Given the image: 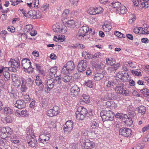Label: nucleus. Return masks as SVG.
I'll list each match as a JSON object with an SVG mask.
<instances>
[{
    "label": "nucleus",
    "mask_w": 149,
    "mask_h": 149,
    "mask_svg": "<svg viewBox=\"0 0 149 149\" xmlns=\"http://www.w3.org/2000/svg\"><path fill=\"white\" fill-rule=\"evenodd\" d=\"M74 68V66H64L61 71L62 74L60 77L61 78V80L62 79L64 82L65 83L72 82L73 80L72 76L66 75V74L71 72Z\"/></svg>",
    "instance_id": "nucleus-1"
},
{
    "label": "nucleus",
    "mask_w": 149,
    "mask_h": 149,
    "mask_svg": "<svg viewBox=\"0 0 149 149\" xmlns=\"http://www.w3.org/2000/svg\"><path fill=\"white\" fill-rule=\"evenodd\" d=\"M47 115L50 117H53L55 116L53 111L52 109H50L47 111Z\"/></svg>",
    "instance_id": "nucleus-58"
},
{
    "label": "nucleus",
    "mask_w": 149,
    "mask_h": 149,
    "mask_svg": "<svg viewBox=\"0 0 149 149\" xmlns=\"http://www.w3.org/2000/svg\"><path fill=\"white\" fill-rule=\"evenodd\" d=\"M143 148V147L142 144L138 143L136 145L135 148H133L132 149H142Z\"/></svg>",
    "instance_id": "nucleus-62"
},
{
    "label": "nucleus",
    "mask_w": 149,
    "mask_h": 149,
    "mask_svg": "<svg viewBox=\"0 0 149 149\" xmlns=\"http://www.w3.org/2000/svg\"><path fill=\"white\" fill-rule=\"evenodd\" d=\"M49 6L48 4H47L45 5H43L41 7V9L42 11H46L48 9Z\"/></svg>",
    "instance_id": "nucleus-64"
},
{
    "label": "nucleus",
    "mask_w": 149,
    "mask_h": 149,
    "mask_svg": "<svg viewBox=\"0 0 149 149\" xmlns=\"http://www.w3.org/2000/svg\"><path fill=\"white\" fill-rule=\"evenodd\" d=\"M6 71H9L10 72H16V68L13 67L12 66L10 67L9 68L6 67Z\"/></svg>",
    "instance_id": "nucleus-55"
},
{
    "label": "nucleus",
    "mask_w": 149,
    "mask_h": 149,
    "mask_svg": "<svg viewBox=\"0 0 149 149\" xmlns=\"http://www.w3.org/2000/svg\"><path fill=\"white\" fill-rule=\"evenodd\" d=\"M19 111H21L20 113H19V116H26L28 115V113L26 109L25 110L23 109L22 111L19 110Z\"/></svg>",
    "instance_id": "nucleus-43"
},
{
    "label": "nucleus",
    "mask_w": 149,
    "mask_h": 149,
    "mask_svg": "<svg viewBox=\"0 0 149 149\" xmlns=\"http://www.w3.org/2000/svg\"><path fill=\"white\" fill-rule=\"evenodd\" d=\"M129 77V75L128 72L123 73V79H122V80L125 81H128L129 79L128 78Z\"/></svg>",
    "instance_id": "nucleus-36"
},
{
    "label": "nucleus",
    "mask_w": 149,
    "mask_h": 149,
    "mask_svg": "<svg viewBox=\"0 0 149 149\" xmlns=\"http://www.w3.org/2000/svg\"><path fill=\"white\" fill-rule=\"evenodd\" d=\"M148 1L142 2L141 3V5L140 6L143 8H148L149 7V4L147 2Z\"/></svg>",
    "instance_id": "nucleus-44"
},
{
    "label": "nucleus",
    "mask_w": 149,
    "mask_h": 149,
    "mask_svg": "<svg viewBox=\"0 0 149 149\" xmlns=\"http://www.w3.org/2000/svg\"><path fill=\"white\" fill-rule=\"evenodd\" d=\"M23 68L24 72L29 73H32L33 70V68L32 66H29V67L26 68L23 67Z\"/></svg>",
    "instance_id": "nucleus-35"
},
{
    "label": "nucleus",
    "mask_w": 149,
    "mask_h": 149,
    "mask_svg": "<svg viewBox=\"0 0 149 149\" xmlns=\"http://www.w3.org/2000/svg\"><path fill=\"white\" fill-rule=\"evenodd\" d=\"M50 135L49 134H42L40 135L38 139L46 140H49V139Z\"/></svg>",
    "instance_id": "nucleus-33"
},
{
    "label": "nucleus",
    "mask_w": 149,
    "mask_h": 149,
    "mask_svg": "<svg viewBox=\"0 0 149 149\" xmlns=\"http://www.w3.org/2000/svg\"><path fill=\"white\" fill-rule=\"evenodd\" d=\"M26 139L29 146L32 148L36 147L37 142L35 136L31 137L26 138Z\"/></svg>",
    "instance_id": "nucleus-11"
},
{
    "label": "nucleus",
    "mask_w": 149,
    "mask_h": 149,
    "mask_svg": "<svg viewBox=\"0 0 149 149\" xmlns=\"http://www.w3.org/2000/svg\"><path fill=\"white\" fill-rule=\"evenodd\" d=\"M4 113L6 114H10L12 113V111L10 107H6L4 108Z\"/></svg>",
    "instance_id": "nucleus-47"
},
{
    "label": "nucleus",
    "mask_w": 149,
    "mask_h": 149,
    "mask_svg": "<svg viewBox=\"0 0 149 149\" xmlns=\"http://www.w3.org/2000/svg\"><path fill=\"white\" fill-rule=\"evenodd\" d=\"M3 74L4 77V80L5 81H7L10 79V73L8 72L7 71H5L3 72Z\"/></svg>",
    "instance_id": "nucleus-30"
},
{
    "label": "nucleus",
    "mask_w": 149,
    "mask_h": 149,
    "mask_svg": "<svg viewBox=\"0 0 149 149\" xmlns=\"http://www.w3.org/2000/svg\"><path fill=\"white\" fill-rule=\"evenodd\" d=\"M70 16V10L68 9H65L62 14V16L65 19H67Z\"/></svg>",
    "instance_id": "nucleus-29"
},
{
    "label": "nucleus",
    "mask_w": 149,
    "mask_h": 149,
    "mask_svg": "<svg viewBox=\"0 0 149 149\" xmlns=\"http://www.w3.org/2000/svg\"><path fill=\"white\" fill-rule=\"evenodd\" d=\"M119 133L120 134L127 138L130 137L132 134V132L130 129L125 127L120 129Z\"/></svg>",
    "instance_id": "nucleus-6"
},
{
    "label": "nucleus",
    "mask_w": 149,
    "mask_h": 149,
    "mask_svg": "<svg viewBox=\"0 0 149 149\" xmlns=\"http://www.w3.org/2000/svg\"><path fill=\"white\" fill-rule=\"evenodd\" d=\"M74 22L73 20H68L65 23L66 26L70 27H71L72 26L74 25Z\"/></svg>",
    "instance_id": "nucleus-39"
},
{
    "label": "nucleus",
    "mask_w": 149,
    "mask_h": 149,
    "mask_svg": "<svg viewBox=\"0 0 149 149\" xmlns=\"http://www.w3.org/2000/svg\"><path fill=\"white\" fill-rule=\"evenodd\" d=\"M21 35V38L22 41L24 42L26 40L27 38V37L25 33H19V35Z\"/></svg>",
    "instance_id": "nucleus-54"
},
{
    "label": "nucleus",
    "mask_w": 149,
    "mask_h": 149,
    "mask_svg": "<svg viewBox=\"0 0 149 149\" xmlns=\"http://www.w3.org/2000/svg\"><path fill=\"white\" fill-rule=\"evenodd\" d=\"M102 8L100 6H98L95 8V13L96 14H98L102 13Z\"/></svg>",
    "instance_id": "nucleus-49"
},
{
    "label": "nucleus",
    "mask_w": 149,
    "mask_h": 149,
    "mask_svg": "<svg viewBox=\"0 0 149 149\" xmlns=\"http://www.w3.org/2000/svg\"><path fill=\"white\" fill-rule=\"evenodd\" d=\"M7 30L8 31L10 32L11 33H14L15 31V27L13 26H11L8 27Z\"/></svg>",
    "instance_id": "nucleus-57"
},
{
    "label": "nucleus",
    "mask_w": 149,
    "mask_h": 149,
    "mask_svg": "<svg viewBox=\"0 0 149 149\" xmlns=\"http://www.w3.org/2000/svg\"><path fill=\"white\" fill-rule=\"evenodd\" d=\"M21 30L23 31L24 33L29 32L30 31L33 29L32 25L31 24L26 25L23 28V30L22 29V26H20Z\"/></svg>",
    "instance_id": "nucleus-19"
},
{
    "label": "nucleus",
    "mask_w": 149,
    "mask_h": 149,
    "mask_svg": "<svg viewBox=\"0 0 149 149\" xmlns=\"http://www.w3.org/2000/svg\"><path fill=\"white\" fill-rule=\"evenodd\" d=\"M24 100H22L23 102L27 103L29 102L30 100V98L28 95H24Z\"/></svg>",
    "instance_id": "nucleus-48"
},
{
    "label": "nucleus",
    "mask_w": 149,
    "mask_h": 149,
    "mask_svg": "<svg viewBox=\"0 0 149 149\" xmlns=\"http://www.w3.org/2000/svg\"><path fill=\"white\" fill-rule=\"evenodd\" d=\"M125 123L129 126H131L133 123V122L131 118L130 117L127 118L126 120L125 121Z\"/></svg>",
    "instance_id": "nucleus-38"
},
{
    "label": "nucleus",
    "mask_w": 149,
    "mask_h": 149,
    "mask_svg": "<svg viewBox=\"0 0 149 149\" xmlns=\"http://www.w3.org/2000/svg\"><path fill=\"white\" fill-rule=\"evenodd\" d=\"M41 13L39 11L31 10L27 13V16L29 18L33 19L38 18L41 17Z\"/></svg>",
    "instance_id": "nucleus-9"
},
{
    "label": "nucleus",
    "mask_w": 149,
    "mask_h": 149,
    "mask_svg": "<svg viewBox=\"0 0 149 149\" xmlns=\"http://www.w3.org/2000/svg\"><path fill=\"white\" fill-rule=\"evenodd\" d=\"M114 34L116 36L120 38H124L125 37L123 34L118 31H115L114 32Z\"/></svg>",
    "instance_id": "nucleus-50"
},
{
    "label": "nucleus",
    "mask_w": 149,
    "mask_h": 149,
    "mask_svg": "<svg viewBox=\"0 0 149 149\" xmlns=\"http://www.w3.org/2000/svg\"><path fill=\"white\" fill-rule=\"evenodd\" d=\"M80 75L79 73H76L74 74L73 77L75 79H78L80 78Z\"/></svg>",
    "instance_id": "nucleus-61"
},
{
    "label": "nucleus",
    "mask_w": 149,
    "mask_h": 149,
    "mask_svg": "<svg viewBox=\"0 0 149 149\" xmlns=\"http://www.w3.org/2000/svg\"><path fill=\"white\" fill-rule=\"evenodd\" d=\"M1 132L0 136L5 138L9 136L12 133L11 129L8 127H2L1 129Z\"/></svg>",
    "instance_id": "nucleus-7"
},
{
    "label": "nucleus",
    "mask_w": 149,
    "mask_h": 149,
    "mask_svg": "<svg viewBox=\"0 0 149 149\" xmlns=\"http://www.w3.org/2000/svg\"><path fill=\"white\" fill-rule=\"evenodd\" d=\"M36 78L35 82L36 85L39 86V90L41 91L42 90L44 87V86L42 84V81L38 77H36Z\"/></svg>",
    "instance_id": "nucleus-20"
},
{
    "label": "nucleus",
    "mask_w": 149,
    "mask_h": 149,
    "mask_svg": "<svg viewBox=\"0 0 149 149\" xmlns=\"http://www.w3.org/2000/svg\"><path fill=\"white\" fill-rule=\"evenodd\" d=\"M104 77V75L103 74L97 73L95 74L94 79L96 81H99L102 79Z\"/></svg>",
    "instance_id": "nucleus-26"
},
{
    "label": "nucleus",
    "mask_w": 149,
    "mask_h": 149,
    "mask_svg": "<svg viewBox=\"0 0 149 149\" xmlns=\"http://www.w3.org/2000/svg\"><path fill=\"white\" fill-rule=\"evenodd\" d=\"M99 122L95 120L92 121L90 123V131L91 133H94L96 135L100 132Z\"/></svg>",
    "instance_id": "nucleus-5"
},
{
    "label": "nucleus",
    "mask_w": 149,
    "mask_h": 149,
    "mask_svg": "<svg viewBox=\"0 0 149 149\" xmlns=\"http://www.w3.org/2000/svg\"><path fill=\"white\" fill-rule=\"evenodd\" d=\"M77 69L79 72H83L86 70V67L84 66H77Z\"/></svg>",
    "instance_id": "nucleus-51"
},
{
    "label": "nucleus",
    "mask_w": 149,
    "mask_h": 149,
    "mask_svg": "<svg viewBox=\"0 0 149 149\" xmlns=\"http://www.w3.org/2000/svg\"><path fill=\"white\" fill-rule=\"evenodd\" d=\"M6 85L5 84V83L4 81H3L2 80H0V87L3 88H5Z\"/></svg>",
    "instance_id": "nucleus-60"
},
{
    "label": "nucleus",
    "mask_w": 149,
    "mask_h": 149,
    "mask_svg": "<svg viewBox=\"0 0 149 149\" xmlns=\"http://www.w3.org/2000/svg\"><path fill=\"white\" fill-rule=\"evenodd\" d=\"M95 147L94 143L88 139L84 140L82 144V148L83 149H91Z\"/></svg>",
    "instance_id": "nucleus-8"
},
{
    "label": "nucleus",
    "mask_w": 149,
    "mask_h": 149,
    "mask_svg": "<svg viewBox=\"0 0 149 149\" xmlns=\"http://www.w3.org/2000/svg\"><path fill=\"white\" fill-rule=\"evenodd\" d=\"M55 116L58 115L60 112V110L58 106H54L52 109Z\"/></svg>",
    "instance_id": "nucleus-34"
},
{
    "label": "nucleus",
    "mask_w": 149,
    "mask_h": 149,
    "mask_svg": "<svg viewBox=\"0 0 149 149\" xmlns=\"http://www.w3.org/2000/svg\"><path fill=\"white\" fill-rule=\"evenodd\" d=\"M73 123L71 120L67 121L64 125L63 130L64 132H69L72 130L73 127H72Z\"/></svg>",
    "instance_id": "nucleus-13"
},
{
    "label": "nucleus",
    "mask_w": 149,
    "mask_h": 149,
    "mask_svg": "<svg viewBox=\"0 0 149 149\" xmlns=\"http://www.w3.org/2000/svg\"><path fill=\"white\" fill-rule=\"evenodd\" d=\"M107 64V65H115V60L111 58L106 59Z\"/></svg>",
    "instance_id": "nucleus-27"
},
{
    "label": "nucleus",
    "mask_w": 149,
    "mask_h": 149,
    "mask_svg": "<svg viewBox=\"0 0 149 149\" xmlns=\"http://www.w3.org/2000/svg\"><path fill=\"white\" fill-rule=\"evenodd\" d=\"M87 12L90 15H95L96 14L95 13V8L91 7L88 9L87 10Z\"/></svg>",
    "instance_id": "nucleus-45"
},
{
    "label": "nucleus",
    "mask_w": 149,
    "mask_h": 149,
    "mask_svg": "<svg viewBox=\"0 0 149 149\" xmlns=\"http://www.w3.org/2000/svg\"><path fill=\"white\" fill-rule=\"evenodd\" d=\"M53 31L54 32L58 33L62 32L63 29L62 28H60V26L58 25H54L53 26Z\"/></svg>",
    "instance_id": "nucleus-22"
},
{
    "label": "nucleus",
    "mask_w": 149,
    "mask_h": 149,
    "mask_svg": "<svg viewBox=\"0 0 149 149\" xmlns=\"http://www.w3.org/2000/svg\"><path fill=\"white\" fill-rule=\"evenodd\" d=\"M19 10H20V13L19 14L21 16H23V17H26L27 14H26V12L25 10L23 9H19Z\"/></svg>",
    "instance_id": "nucleus-59"
},
{
    "label": "nucleus",
    "mask_w": 149,
    "mask_h": 149,
    "mask_svg": "<svg viewBox=\"0 0 149 149\" xmlns=\"http://www.w3.org/2000/svg\"><path fill=\"white\" fill-rule=\"evenodd\" d=\"M36 68L37 69V71H38L39 73L42 74V75H45V71L42 68L41 66H36Z\"/></svg>",
    "instance_id": "nucleus-37"
},
{
    "label": "nucleus",
    "mask_w": 149,
    "mask_h": 149,
    "mask_svg": "<svg viewBox=\"0 0 149 149\" xmlns=\"http://www.w3.org/2000/svg\"><path fill=\"white\" fill-rule=\"evenodd\" d=\"M87 112V110L84 107H78L75 113L76 119L78 120H83Z\"/></svg>",
    "instance_id": "nucleus-4"
},
{
    "label": "nucleus",
    "mask_w": 149,
    "mask_h": 149,
    "mask_svg": "<svg viewBox=\"0 0 149 149\" xmlns=\"http://www.w3.org/2000/svg\"><path fill=\"white\" fill-rule=\"evenodd\" d=\"M12 94L13 95V98L15 99L19 98V92H18V90L17 89H16V90H14V92Z\"/></svg>",
    "instance_id": "nucleus-53"
},
{
    "label": "nucleus",
    "mask_w": 149,
    "mask_h": 149,
    "mask_svg": "<svg viewBox=\"0 0 149 149\" xmlns=\"http://www.w3.org/2000/svg\"><path fill=\"white\" fill-rule=\"evenodd\" d=\"M80 28L82 30V31H83L84 33H86V34L89 31V27L86 26H83L81 27Z\"/></svg>",
    "instance_id": "nucleus-52"
},
{
    "label": "nucleus",
    "mask_w": 149,
    "mask_h": 149,
    "mask_svg": "<svg viewBox=\"0 0 149 149\" xmlns=\"http://www.w3.org/2000/svg\"><path fill=\"white\" fill-rule=\"evenodd\" d=\"M57 82L59 84L61 83V78L58 76L56 77L55 79L53 81L51 79L48 80L46 86L47 93H48L53 88L55 84Z\"/></svg>",
    "instance_id": "nucleus-3"
},
{
    "label": "nucleus",
    "mask_w": 149,
    "mask_h": 149,
    "mask_svg": "<svg viewBox=\"0 0 149 149\" xmlns=\"http://www.w3.org/2000/svg\"><path fill=\"white\" fill-rule=\"evenodd\" d=\"M57 68L56 66H54L49 70L48 73L47 75L48 78L52 79L55 77V75L57 71Z\"/></svg>",
    "instance_id": "nucleus-10"
},
{
    "label": "nucleus",
    "mask_w": 149,
    "mask_h": 149,
    "mask_svg": "<svg viewBox=\"0 0 149 149\" xmlns=\"http://www.w3.org/2000/svg\"><path fill=\"white\" fill-rule=\"evenodd\" d=\"M3 139L0 140V144L2 146L4 147L5 148H8L7 147L9 145L10 142L8 140L6 137H2Z\"/></svg>",
    "instance_id": "nucleus-15"
},
{
    "label": "nucleus",
    "mask_w": 149,
    "mask_h": 149,
    "mask_svg": "<svg viewBox=\"0 0 149 149\" xmlns=\"http://www.w3.org/2000/svg\"><path fill=\"white\" fill-rule=\"evenodd\" d=\"M84 85L88 87L91 88L93 87V84L91 80H88L85 81Z\"/></svg>",
    "instance_id": "nucleus-40"
},
{
    "label": "nucleus",
    "mask_w": 149,
    "mask_h": 149,
    "mask_svg": "<svg viewBox=\"0 0 149 149\" xmlns=\"http://www.w3.org/2000/svg\"><path fill=\"white\" fill-rule=\"evenodd\" d=\"M89 96L87 94H83L81 97L82 99V102H83L86 103H89L90 102Z\"/></svg>",
    "instance_id": "nucleus-25"
},
{
    "label": "nucleus",
    "mask_w": 149,
    "mask_h": 149,
    "mask_svg": "<svg viewBox=\"0 0 149 149\" xmlns=\"http://www.w3.org/2000/svg\"><path fill=\"white\" fill-rule=\"evenodd\" d=\"M33 132V128L31 127H28L26 129V138H30L33 136L34 135Z\"/></svg>",
    "instance_id": "nucleus-18"
},
{
    "label": "nucleus",
    "mask_w": 149,
    "mask_h": 149,
    "mask_svg": "<svg viewBox=\"0 0 149 149\" xmlns=\"http://www.w3.org/2000/svg\"><path fill=\"white\" fill-rule=\"evenodd\" d=\"M86 34V33H84L83 31H82V30L80 28L77 35L76 37L78 39L80 40L83 38Z\"/></svg>",
    "instance_id": "nucleus-24"
},
{
    "label": "nucleus",
    "mask_w": 149,
    "mask_h": 149,
    "mask_svg": "<svg viewBox=\"0 0 149 149\" xmlns=\"http://www.w3.org/2000/svg\"><path fill=\"white\" fill-rule=\"evenodd\" d=\"M124 84L122 83L118 84L116 87L115 88V90L117 93L121 94V93H123V92L124 89Z\"/></svg>",
    "instance_id": "nucleus-16"
},
{
    "label": "nucleus",
    "mask_w": 149,
    "mask_h": 149,
    "mask_svg": "<svg viewBox=\"0 0 149 149\" xmlns=\"http://www.w3.org/2000/svg\"><path fill=\"white\" fill-rule=\"evenodd\" d=\"M14 101L13 104H14V109L15 111V114L17 116H19V111L18 109H16L15 108L19 109V100H17L15 101V102Z\"/></svg>",
    "instance_id": "nucleus-23"
},
{
    "label": "nucleus",
    "mask_w": 149,
    "mask_h": 149,
    "mask_svg": "<svg viewBox=\"0 0 149 149\" xmlns=\"http://www.w3.org/2000/svg\"><path fill=\"white\" fill-rule=\"evenodd\" d=\"M19 64L18 61L14 59L11 58L8 62V65H16Z\"/></svg>",
    "instance_id": "nucleus-41"
},
{
    "label": "nucleus",
    "mask_w": 149,
    "mask_h": 149,
    "mask_svg": "<svg viewBox=\"0 0 149 149\" xmlns=\"http://www.w3.org/2000/svg\"><path fill=\"white\" fill-rule=\"evenodd\" d=\"M138 110L139 113L142 115H144L146 112V107L143 106H141L138 107Z\"/></svg>",
    "instance_id": "nucleus-32"
},
{
    "label": "nucleus",
    "mask_w": 149,
    "mask_h": 149,
    "mask_svg": "<svg viewBox=\"0 0 149 149\" xmlns=\"http://www.w3.org/2000/svg\"><path fill=\"white\" fill-rule=\"evenodd\" d=\"M116 66H111L107 68V70L110 72H112L115 71L118 68L116 67H115Z\"/></svg>",
    "instance_id": "nucleus-46"
},
{
    "label": "nucleus",
    "mask_w": 149,
    "mask_h": 149,
    "mask_svg": "<svg viewBox=\"0 0 149 149\" xmlns=\"http://www.w3.org/2000/svg\"><path fill=\"white\" fill-rule=\"evenodd\" d=\"M31 62L29 59L27 58L23 59L22 61L21 65H31Z\"/></svg>",
    "instance_id": "nucleus-31"
},
{
    "label": "nucleus",
    "mask_w": 149,
    "mask_h": 149,
    "mask_svg": "<svg viewBox=\"0 0 149 149\" xmlns=\"http://www.w3.org/2000/svg\"><path fill=\"white\" fill-rule=\"evenodd\" d=\"M72 14L75 17L77 16L80 13L79 10V9H77L73 10L72 12Z\"/></svg>",
    "instance_id": "nucleus-56"
},
{
    "label": "nucleus",
    "mask_w": 149,
    "mask_h": 149,
    "mask_svg": "<svg viewBox=\"0 0 149 149\" xmlns=\"http://www.w3.org/2000/svg\"><path fill=\"white\" fill-rule=\"evenodd\" d=\"M109 4L110 6L112 7L113 8H116L117 11H119V8L121 6V3L119 2H110Z\"/></svg>",
    "instance_id": "nucleus-17"
},
{
    "label": "nucleus",
    "mask_w": 149,
    "mask_h": 149,
    "mask_svg": "<svg viewBox=\"0 0 149 149\" xmlns=\"http://www.w3.org/2000/svg\"><path fill=\"white\" fill-rule=\"evenodd\" d=\"M82 55V56L86 59H89L93 58V55L88 52L86 51L83 52Z\"/></svg>",
    "instance_id": "nucleus-21"
},
{
    "label": "nucleus",
    "mask_w": 149,
    "mask_h": 149,
    "mask_svg": "<svg viewBox=\"0 0 149 149\" xmlns=\"http://www.w3.org/2000/svg\"><path fill=\"white\" fill-rule=\"evenodd\" d=\"M102 120L104 121H107V124H109V127L113 125L112 121L114 119L115 114L111 110L107 111L102 110L100 113Z\"/></svg>",
    "instance_id": "nucleus-2"
},
{
    "label": "nucleus",
    "mask_w": 149,
    "mask_h": 149,
    "mask_svg": "<svg viewBox=\"0 0 149 149\" xmlns=\"http://www.w3.org/2000/svg\"><path fill=\"white\" fill-rule=\"evenodd\" d=\"M13 118L10 116H7L4 118L5 120L7 123H11L13 121Z\"/></svg>",
    "instance_id": "nucleus-42"
},
{
    "label": "nucleus",
    "mask_w": 149,
    "mask_h": 149,
    "mask_svg": "<svg viewBox=\"0 0 149 149\" xmlns=\"http://www.w3.org/2000/svg\"><path fill=\"white\" fill-rule=\"evenodd\" d=\"M12 80L13 82V85L16 88L18 89L19 87V76L17 74H11Z\"/></svg>",
    "instance_id": "nucleus-14"
},
{
    "label": "nucleus",
    "mask_w": 149,
    "mask_h": 149,
    "mask_svg": "<svg viewBox=\"0 0 149 149\" xmlns=\"http://www.w3.org/2000/svg\"><path fill=\"white\" fill-rule=\"evenodd\" d=\"M132 73L133 74H135V75L136 76H141V72H139L136 70H132L131 71Z\"/></svg>",
    "instance_id": "nucleus-63"
},
{
    "label": "nucleus",
    "mask_w": 149,
    "mask_h": 149,
    "mask_svg": "<svg viewBox=\"0 0 149 149\" xmlns=\"http://www.w3.org/2000/svg\"><path fill=\"white\" fill-rule=\"evenodd\" d=\"M79 92V88L77 85H74L70 89L71 95L73 97L78 96Z\"/></svg>",
    "instance_id": "nucleus-12"
},
{
    "label": "nucleus",
    "mask_w": 149,
    "mask_h": 149,
    "mask_svg": "<svg viewBox=\"0 0 149 149\" xmlns=\"http://www.w3.org/2000/svg\"><path fill=\"white\" fill-rule=\"evenodd\" d=\"M118 13L119 14H124L127 11V9L126 7L123 6H120L119 9Z\"/></svg>",
    "instance_id": "nucleus-28"
}]
</instances>
